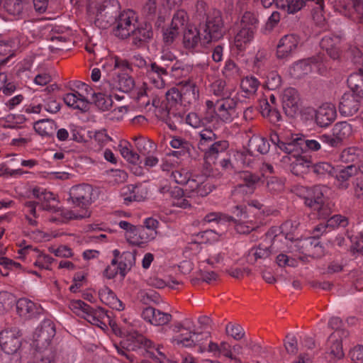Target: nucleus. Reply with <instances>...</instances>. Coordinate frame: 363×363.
<instances>
[{"instance_id":"nucleus-8","label":"nucleus","mask_w":363,"mask_h":363,"mask_svg":"<svg viewBox=\"0 0 363 363\" xmlns=\"http://www.w3.org/2000/svg\"><path fill=\"white\" fill-rule=\"evenodd\" d=\"M211 337L209 332L197 333L194 330H190L186 333H181L174 336L172 338V343L178 347H194L199 346L200 352L206 351V347L202 341L206 340Z\"/></svg>"},{"instance_id":"nucleus-21","label":"nucleus","mask_w":363,"mask_h":363,"mask_svg":"<svg viewBox=\"0 0 363 363\" xmlns=\"http://www.w3.org/2000/svg\"><path fill=\"white\" fill-rule=\"evenodd\" d=\"M320 58L312 57L295 62L290 68V74L295 79H301L312 72L313 67L320 66Z\"/></svg>"},{"instance_id":"nucleus-26","label":"nucleus","mask_w":363,"mask_h":363,"mask_svg":"<svg viewBox=\"0 0 363 363\" xmlns=\"http://www.w3.org/2000/svg\"><path fill=\"white\" fill-rule=\"evenodd\" d=\"M132 45L136 48H142L146 43L152 39L153 32L150 24L145 23L140 26L134 28L131 32Z\"/></svg>"},{"instance_id":"nucleus-52","label":"nucleus","mask_w":363,"mask_h":363,"mask_svg":"<svg viewBox=\"0 0 363 363\" xmlns=\"http://www.w3.org/2000/svg\"><path fill=\"white\" fill-rule=\"evenodd\" d=\"M199 148L203 151L205 150L208 145L213 143L216 140L218 139V136L211 129H203L199 133Z\"/></svg>"},{"instance_id":"nucleus-45","label":"nucleus","mask_w":363,"mask_h":363,"mask_svg":"<svg viewBox=\"0 0 363 363\" xmlns=\"http://www.w3.org/2000/svg\"><path fill=\"white\" fill-rule=\"evenodd\" d=\"M352 133V126L346 121L337 123L333 128V133L342 145L344 140L349 138Z\"/></svg>"},{"instance_id":"nucleus-56","label":"nucleus","mask_w":363,"mask_h":363,"mask_svg":"<svg viewBox=\"0 0 363 363\" xmlns=\"http://www.w3.org/2000/svg\"><path fill=\"white\" fill-rule=\"evenodd\" d=\"M184 192L181 188L175 187L172 192V196L174 197L173 205L179 208H186L191 206L188 199L183 196Z\"/></svg>"},{"instance_id":"nucleus-49","label":"nucleus","mask_w":363,"mask_h":363,"mask_svg":"<svg viewBox=\"0 0 363 363\" xmlns=\"http://www.w3.org/2000/svg\"><path fill=\"white\" fill-rule=\"evenodd\" d=\"M211 91L214 95L222 99L231 96L233 88L228 86L224 80L217 79L212 84Z\"/></svg>"},{"instance_id":"nucleus-50","label":"nucleus","mask_w":363,"mask_h":363,"mask_svg":"<svg viewBox=\"0 0 363 363\" xmlns=\"http://www.w3.org/2000/svg\"><path fill=\"white\" fill-rule=\"evenodd\" d=\"M311 171L319 179H324L333 175L334 167L328 162H318L311 165Z\"/></svg>"},{"instance_id":"nucleus-64","label":"nucleus","mask_w":363,"mask_h":363,"mask_svg":"<svg viewBox=\"0 0 363 363\" xmlns=\"http://www.w3.org/2000/svg\"><path fill=\"white\" fill-rule=\"evenodd\" d=\"M349 356L353 363H363V345H357L350 349Z\"/></svg>"},{"instance_id":"nucleus-43","label":"nucleus","mask_w":363,"mask_h":363,"mask_svg":"<svg viewBox=\"0 0 363 363\" xmlns=\"http://www.w3.org/2000/svg\"><path fill=\"white\" fill-rule=\"evenodd\" d=\"M121 155L130 163H140V156L132 150L131 144L128 141L121 142L118 145Z\"/></svg>"},{"instance_id":"nucleus-14","label":"nucleus","mask_w":363,"mask_h":363,"mask_svg":"<svg viewBox=\"0 0 363 363\" xmlns=\"http://www.w3.org/2000/svg\"><path fill=\"white\" fill-rule=\"evenodd\" d=\"M240 178L243 182L235 186L232 191V196L235 199H242V195L253 193L255 184L259 181V177L250 172H242L240 174Z\"/></svg>"},{"instance_id":"nucleus-63","label":"nucleus","mask_w":363,"mask_h":363,"mask_svg":"<svg viewBox=\"0 0 363 363\" xmlns=\"http://www.w3.org/2000/svg\"><path fill=\"white\" fill-rule=\"evenodd\" d=\"M225 333L236 340L242 339L245 335L243 328L238 324H228L225 327Z\"/></svg>"},{"instance_id":"nucleus-3","label":"nucleus","mask_w":363,"mask_h":363,"mask_svg":"<svg viewBox=\"0 0 363 363\" xmlns=\"http://www.w3.org/2000/svg\"><path fill=\"white\" fill-rule=\"evenodd\" d=\"M171 177L177 184L186 185L187 190L199 196H206L213 190L212 185L203 176L191 177L189 170L185 168L173 170Z\"/></svg>"},{"instance_id":"nucleus-13","label":"nucleus","mask_w":363,"mask_h":363,"mask_svg":"<svg viewBox=\"0 0 363 363\" xmlns=\"http://www.w3.org/2000/svg\"><path fill=\"white\" fill-rule=\"evenodd\" d=\"M21 334L18 328L6 329L0 333V346L8 354L16 353L21 347Z\"/></svg>"},{"instance_id":"nucleus-41","label":"nucleus","mask_w":363,"mask_h":363,"mask_svg":"<svg viewBox=\"0 0 363 363\" xmlns=\"http://www.w3.org/2000/svg\"><path fill=\"white\" fill-rule=\"evenodd\" d=\"M347 84L351 91L363 98V70L351 74L347 79Z\"/></svg>"},{"instance_id":"nucleus-4","label":"nucleus","mask_w":363,"mask_h":363,"mask_svg":"<svg viewBox=\"0 0 363 363\" xmlns=\"http://www.w3.org/2000/svg\"><path fill=\"white\" fill-rule=\"evenodd\" d=\"M325 191L326 188L320 185L302 187L301 189L305 204L313 211H317L319 218L321 219H326L331 214V209L325 202Z\"/></svg>"},{"instance_id":"nucleus-23","label":"nucleus","mask_w":363,"mask_h":363,"mask_svg":"<svg viewBox=\"0 0 363 363\" xmlns=\"http://www.w3.org/2000/svg\"><path fill=\"white\" fill-rule=\"evenodd\" d=\"M337 113L334 105L324 104L315 111V122L320 127H327L336 118Z\"/></svg>"},{"instance_id":"nucleus-44","label":"nucleus","mask_w":363,"mask_h":363,"mask_svg":"<svg viewBox=\"0 0 363 363\" xmlns=\"http://www.w3.org/2000/svg\"><path fill=\"white\" fill-rule=\"evenodd\" d=\"M234 229L239 234H249L259 227V223L250 218L243 220H235Z\"/></svg>"},{"instance_id":"nucleus-29","label":"nucleus","mask_w":363,"mask_h":363,"mask_svg":"<svg viewBox=\"0 0 363 363\" xmlns=\"http://www.w3.org/2000/svg\"><path fill=\"white\" fill-rule=\"evenodd\" d=\"M17 312L20 316L25 318H31L41 313L42 308L37 306L30 300L22 298L16 303Z\"/></svg>"},{"instance_id":"nucleus-58","label":"nucleus","mask_w":363,"mask_h":363,"mask_svg":"<svg viewBox=\"0 0 363 363\" xmlns=\"http://www.w3.org/2000/svg\"><path fill=\"white\" fill-rule=\"evenodd\" d=\"M324 5L320 6H317V8L313 10L312 16L313 20L317 27L322 30H326L328 28L327 22L323 15Z\"/></svg>"},{"instance_id":"nucleus-17","label":"nucleus","mask_w":363,"mask_h":363,"mask_svg":"<svg viewBox=\"0 0 363 363\" xmlns=\"http://www.w3.org/2000/svg\"><path fill=\"white\" fill-rule=\"evenodd\" d=\"M299 94L294 88L284 89L282 94L283 109L288 116L294 118L299 111Z\"/></svg>"},{"instance_id":"nucleus-24","label":"nucleus","mask_w":363,"mask_h":363,"mask_svg":"<svg viewBox=\"0 0 363 363\" xmlns=\"http://www.w3.org/2000/svg\"><path fill=\"white\" fill-rule=\"evenodd\" d=\"M228 147L229 143L228 140H216L203 150L204 152V159L208 163H215L218 157L225 153Z\"/></svg>"},{"instance_id":"nucleus-32","label":"nucleus","mask_w":363,"mask_h":363,"mask_svg":"<svg viewBox=\"0 0 363 363\" xmlns=\"http://www.w3.org/2000/svg\"><path fill=\"white\" fill-rule=\"evenodd\" d=\"M184 46L187 49L195 48L199 43L203 45L202 39V32H200V28L189 27L184 33L183 37Z\"/></svg>"},{"instance_id":"nucleus-31","label":"nucleus","mask_w":363,"mask_h":363,"mask_svg":"<svg viewBox=\"0 0 363 363\" xmlns=\"http://www.w3.org/2000/svg\"><path fill=\"white\" fill-rule=\"evenodd\" d=\"M63 100L68 106L74 109H79L82 112H86L89 109L90 103L86 100L85 96L79 94L77 91L65 94Z\"/></svg>"},{"instance_id":"nucleus-48","label":"nucleus","mask_w":363,"mask_h":363,"mask_svg":"<svg viewBox=\"0 0 363 363\" xmlns=\"http://www.w3.org/2000/svg\"><path fill=\"white\" fill-rule=\"evenodd\" d=\"M163 7H164V0H147L143 6V13L148 19H152L157 12Z\"/></svg>"},{"instance_id":"nucleus-5","label":"nucleus","mask_w":363,"mask_h":363,"mask_svg":"<svg viewBox=\"0 0 363 363\" xmlns=\"http://www.w3.org/2000/svg\"><path fill=\"white\" fill-rule=\"evenodd\" d=\"M55 333L54 323L49 319L44 320L35 329L33 335V346L35 349V352L55 350L51 345Z\"/></svg>"},{"instance_id":"nucleus-27","label":"nucleus","mask_w":363,"mask_h":363,"mask_svg":"<svg viewBox=\"0 0 363 363\" xmlns=\"http://www.w3.org/2000/svg\"><path fill=\"white\" fill-rule=\"evenodd\" d=\"M121 344H123L124 347L130 352L136 351L141 347L149 349L153 347V342L150 340L137 332L130 334Z\"/></svg>"},{"instance_id":"nucleus-25","label":"nucleus","mask_w":363,"mask_h":363,"mask_svg":"<svg viewBox=\"0 0 363 363\" xmlns=\"http://www.w3.org/2000/svg\"><path fill=\"white\" fill-rule=\"evenodd\" d=\"M320 143L319 140H308L304 137L295 135L294 145L288 144V148L294 150L293 154L298 156L307 149L312 151L319 150L321 148Z\"/></svg>"},{"instance_id":"nucleus-1","label":"nucleus","mask_w":363,"mask_h":363,"mask_svg":"<svg viewBox=\"0 0 363 363\" xmlns=\"http://www.w3.org/2000/svg\"><path fill=\"white\" fill-rule=\"evenodd\" d=\"M196 17L200 21L199 26L202 32L203 45L221 39L225 33L224 23L219 11L214 10L208 13L204 10V4L197 5Z\"/></svg>"},{"instance_id":"nucleus-16","label":"nucleus","mask_w":363,"mask_h":363,"mask_svg":"<svg viewBox=\"0 0 363 363\" xmlns=\"http://www.w3.org/2000/svg\"><path fill=\"white\" fill-rule=\"evenodd\" d=\"M350 335L349 331L333 332L328 339V353L331 358L340 359L344 357L342 341Z\"/></svg>"},{"instance_id":"nucleus-10","label":"nucleus","mask_w":363,"mask_h":363,"mask_svg":"<svg viewBox=\"0 0 363 363\" xmlns=\"http://www.w3.org/2000/svg\"><path fill=\"white\" fill-rule=\"evenodd\" d=\"M92 194L93 188L91 185L85 184L76 185L69 189L67 201L85 211L92 203Z\"/></svg>"},{"instance_id":"nucleus-46","label":"nucleus","mask_w":363,"mask_h":363,"mask_svg":"<svg viewBox=\"0 0 363 363\" xmlns=\"http://www.w3.org/2000/svg\"><path fill=\"white\" fill-rule=\"evenodd\" d=\"M1 8L9 14L19 17L23 11V0H3Z\"/></svg>"},{"instance_id":"nucleus-37","label":"nucleus","mask_w":363,"mask_h":363,"mask_svg":"<svg viewBox=\"0 0 363 363\" xmlns=\"http://www.w3.org/2000/svg\"><path fill=\"white\" fill-rule=\"evenodd\" d=\"M34 129L41 136L53 137L57 125L52 119H42L34 123Z\"/></svg>"},{"instance_id":"nucleus-61","label":"nucleus","mask_w":363,"mask_h":363,"mask_svg":"<svg viewBox=\"0 0 363 363\" xmlns=\"http://www.w3.org/2000/svg\"><path fill=\"white\" fill-rule=\"evenodd\" d=\"M348 225V219L347 217L340 214H337L331 216L327 220V227L332 228H345Z\"/></svg>"},{"instance_id":"nucleus-53","label":"nucleus","mask_w":363,"mask_h":363,"mask_svg":"<svg viewBox=\"0 0 363 363\" xmlns=\"http://www.w3.org/2000/svg\"><path fill=\"white\" fill-rule=\"evenodd\" d=\"M294 135H292L290 138H285L284 140H281L279 135L276 133H273L270 136V140L272 143L276 145L281 151L287 154H293L294 150H289L288 148L289 145H294Z\"/></svg>"},{"instance_id":"nucleus-47","label":"nucleus","mask_w":363,"mask_h":363,"mask_svg":"<svg viewBox=\"0 0 363 363\" xmlns=\"http://www.w3.org/2000/svg\"><path fill=\"white\" fill-rule=\"evenodd\" d=\"M124 201H141L144 199V196L140 194V188L133 184L127 185L123 187L121 191Z\"/></svg>"},{"instance_id":"nucleus-7","label":"nucleus","mask_w":363,"mask_h":363,"mask_svg":"<svg viewBox=\"0 0 363 363\" xmlns=\"http://www.w3.org/2000/svg\"><path fill=\"white\" fill-rule=\"evenodd\" d=\"M269 147V143L266 138L254 134L249 139L248 149L244 151H237L235 157L243 164L249 165L251 162L250 157L255 155V152L262 155L267 153Z\"/></svg>"},{"instance_id":"nucleus-62","label":"nucleus","mask_w":363,"mask_h":363,"mask_svg":"<svg viewBox=\"0 0 363 363\" xmlns=\"http://www.w3.org/2000/svg\"><path fill=\"white\" fill-rule=\"evenodd\" d=\"M258 22L257 16L254 13L246 11L242 16L239 26L248 28L254 27V30H256Z\"/></svg>"},{"instance_id":"nucleus-42","label":"nucleus","mask_w":363,"mask_h":363,"mask_svg":"<svg viewBox=\"0 0 363 363\" xmlns=\"http://www.w3.org/2000/svg\"><path fill=\"white\" fill-rule=\"evenodd\" d=\"M259 85L260 82L255 77L250 75L244 77L240 82V89L245 94L243 96L250 98L254 96Z\"/></svg>"},{"instance_id":"nucleus-18","label":"nucleus","mask_w":363,"mask_h":363,"mask_svg":"<svg viewBox=\"0 0 363 363\" xmlns=\"http://www.w3.org/2000/svg\"><path fill=\"white\" fill-rule=\"evenodd\" d=\"M289 155L283 157L284 162H290V171L296 176H301L308 172L311 169L312 162L305 156L295 154H288Z\"/></svg>"},{"instance_id":"nucleus-12","label":"nucleus","mask_w":363,"mask_h":363,"mask_svg":"<svg viewBox=\"0 0 363 363\" xmlns=\"http://www.w3.org/2000/svg\"><path fill=\"white\" fill-rule=\"evenodd\" d=\"M301 39L296 34H287L282 36L277 45L276 55L278 59H287L298 50Z\"/></svg>"},{"instance_id":"nucleus-51","label":"nucleus","mask_w":363,"mask_h":363,"mask_svg":"<svg viewBox=\"0 0 363 363\" xmlns=\"http://www.w3.org/2000/svg\"><path fill=\"white\" fill-rule=\"evenodd\" d=\"M91 94L94 96V103L99 110L102 111H108L112 106L113 100L111 95L101 92Z\"/></svg>"},{"instance_id":"nucleus-54","label":"nucleus","mask_w":363,"mask_h":363,"mask_svg":"<svg viewBox=\"0 0 363 363\" xmlns=\"http://www.w3.org/2000/svg\"><path fill=\"white\" fill-rule=\"evenodd\" d=\"M189 17L184 10H178L173 16L171 25L178 30H182L187 24Z\"/></svg>"},{"instance_id":"nucleus-60","label":"nucleus","mask_w":363,"mask_h":363,"mask_svg":"<svg viewBox=\"0 0 363 363\" xmlns=\"http://www.w3.org/2000/svg\"><path fill=\"white\" fill-rule=\"evenodd\" d=\"M333 7L335 11L339 12L340 13L351 17L352 11L350 8V4H347L345 0H330Z\"/></svg>"},{"instance_id":"nucleus-6","label":"nucleus","mask_w":363,"mask_h":363,"mask_svg":"<svg viewBox=\"0 0 363 363\" xmlns=\"http://www.w3.org/2000/svg\"><path fill=\"white\" fill-rule=\"evenodd\" d=\"M72 310L79 315H82L89 323L100 328H106L104 319L107 316L106 311L101 308H93L82 300H77L71 304Z\"/></svg>"},{"instance_id":"nucleus-38","label":"nucleus","mask_w":363,"mask_h":363,"mask_svg":"<svg viewBox=\"0 0 363 363\" xmlns=\"http://www.w3.org/2000/svg\"><path fill=\"white\" fill-rule=\"evenodd\" d=\"M247 102L246 99L241 100L240 98L228 96L222 98L217 101V104L220 106L222 110H228V111L238 113V110L242 111L243 105Z\"/></svg>"},{"instance_id":"nucleus-28","label":"nucleus","mask_w":363,"mask_h":363,"mask_svg":"<svg viewBox=\"0 0 363 363\" xmlns=\"http://www.w3.org/2000/svg\"><path fill=\"white\" fill-rule=\"evenodd\" d=\"M166 65L160 64L158 62H152L147 66V74L150 77L153 74L157 76L156 79H152V83L157 89H162L165 86L163 77L169 74V70L165 69Z\"/></svg>"},{"instance_id":"nucleus-57","label":"nucleus","mask_w":363,"mask_h":363,"mask_svg":"<svg viewBox=\"0 0 363 363\" xmlns=\"http://www.w3.org/2000/svg\"><path fill=\"white\" fill-rule=\"evenodd\" d=\"M56 351L47 350L43 352H35L33 363H55Z\"/></svg>"},{"instance_id":"nucleus-40","label":"nucleus","mask_w":363,"mask_h":363,"mask_svg":"<svg viewBox=\"0 0 363 363\" xmlns=\"http://www.w3.org/2000/svg\"><path fill=\"white\" fill-rule=\"evenodd\" d=\"M135 257L130 252H124L119 257L118 269L120 275L124 278L132 267L135 265Z\"/></svg>"},{"instance_id":"nucleus-39","label":"nucleus","mask_w":363,"mask_h":363,"mask_svg":"<svg viewBox=\"0 0 363 363\" xmlns=\"http://www.w3.org/2000/svg\"><path fill=\"white\" fill-rule=\"evenodd\" d=\"M362 159L363 152L354 147L345 149L340 155L341 161L345 163H351L350 164L357 165L361 163Z\"/></svg>"},{"instance_id":"nucleus-30","label":"nucleus","mask_w":363,"mask_h":363,"mask_svg":"<svg viewBox=\"0 0 363 363\" xmlns=\"http://www.w3.org/2000/svg\"><path fill=\"white\" fill-rule=\"evenodd\" d=\"M99 296L102 303L110 308L122 311L124 309L123 303L117 298L115 293L108 286H104L99 291Z\"/></svg>"},{"instance_id":"nucleus-59","label":"nucleus","mask_w":363,"mask_h":363,"mask_svg":"<svg viewBox=\"0 0 363 363\" xmlns=\"http://www.w3.org/2000/svg\"><path fill=\"white\" fill-rule=\"evenodd\" d=\"M167 104L170 107L182 105L181 91L176 87L169 89L165 94Z\"/></svg>"},{"instance_id":"nucleus-34","label":"nucleus","mask_w":363,"mask_h":363,"mask_svg":"<svg viewBox=\"0 0 363 363\" xmlns=\"http://www.w3.org/2000/svg\"><path fill=\"white\" fill-rule=\"evenodd\" d=\"M182 106H186L196 101L199 91L196 84L190 81L185 82L181 88Z\"/></svg>"},{"instance_id":"nucleus-2","label":"nucleus","mask_w":363,"mask_h":363,"mask_svg":"<svg viewBox=\"0 0 363 363\" xmlns=\"http://www.w3.org/2000/svg\"><path fill=\"white\" fill-rule=\"evenodd\" d=\"M117 0H88V11L96 15L95 23L101 28L113 25L120 13Z\"/></svg>"},{"instance_id":"nucleus-20","label":"nucleus","mask_w":363,"mask_h":363,"mask_svg":"<svg viewBox=\"0 0 363 363\" xmlns=\"http://www.w3.org/2000/svg\"><path fill=\"white\" fill-rule=\"evenodd\" d=\"M155 238V233H148L147 229L142 225L135 226L132 230L125 233L127 241L133 245L143 247Z\"/></svg>"},{"instance_id":"nucleus-33","label":"nucleus","mask_w":363,"mask_h":363,"mask_svg":"<svg viewBox=\"0 0 363 363\" xmlns=\"http://www.w3.org/2000/svg\"><path fill=\"white\" fill-rule=\"evenodd\" d=\"M358 172V167L356 164H349L347 167L341 169L335 176L337 182V188L341 190H346L348 189L350 184L349 179L357 174Z\"/></svg>"},{"instance_id":"nucleus-15","label":"nucleus","mask_w":363,"mask_h":363,"mask_svg":"<svg viewBox=\"0 0 363 363\" xmlns=\"http://www.w3.org/2000/svg\"><path fill=\"white\" fill-rule=\"evenodd\" d=\"M363 98L352 91L345 93L339 104L340 113L345 116H352L359 109Z\"/></svg>"},{"instance_id":"nucleus-19","label":"nucleus","mask_w":363,"mask_h":363,"mask_svg":"<svg viewBox=\"0 0 363 363\" xmlns=\"http://www.w3.org/2000/svg\"><path fill=\"white\" fill-rule=\"evenodd\" d=\"M141 317L146 322L156 326L164 325L169 323L172 318L170 313L162 312L151 306L143 308Z\"/></svg>"},{"instance_id":"nucleus-22","label":"nucleus","mask_w":363,"mask_h":363,"mask_svg":"<svg viewBox=\"0 0 363 363\" xmlns=\"http://www.w3.org/2000/svg\"><path fill=\"white\" fill-rule=\"evenodd\" d=\"M341 39L340 37L333 35L324 36L320 42V48L325 50L328 55L333 60H338L341 55Z\"/></svg>"},{"instance_id":"nucleus-11","label":"nucleus","mask_w":363,"mask_h":363,"mask_svg":"<svg viewBox=\"0 0 363 363\" xmlns=\"http://www.w3.org/2000/svg\"><path fill=\"white\" fill-rule=\"evenodd\" d=\"M104 90H118L124 93L130 92L135 86V81L132 77L127 73L113 74V78L104 79Z\"/></svg>"},{"instance_id":"nucleus-36","label":"nucleus","mask_w":363,"mask_h":363,"mask_svg":"<svg viewBox=\"0 0 363 363\" xmlns=\"http://www.w3.org/2000/svg\"><path fill=\"white\" fill-rule=\"evenodd\" d=\"M133 140L135 143L137 150L143 156L146 157L152 154L157 149V145L147 138L138 135L133 137Z\"/></svg>"},{"instance_id":"nucleus-9","label":"nucleus","mask_w":363,"mask_h":363,"mask_svg":"<svg viewBox=\"0 0 363 363\" xmlns=\"http://www.w3.org/2000/svg\"><path fill=\"white\" fill-rule=\"evenodd\" d=\"M136 23L135 13L132 10L124 11L119 13L113 23L115 25L113 29V34L119 38L125 39L134 30Z\"/></svg>"},{"instance_id":"nucleus-55","label":"nucleus","mask_w":363,"mask_h":363,"mask_svg":"<svg viewBox=\"0 0 363 363\" xmlns=\"http://www.w3.org/2000/svg\"><path fill=\"white\" fill-rule=\"evenodd\" d=\"M272 253L271 247L265 246L262 244L257 247H253L250 252V256L253 257L255 261L258 259H265L268 258Z\"/></svg>"},{"instance_id":"nucleus-35","label":"nucleus","mask_w":363,"mask_h":363,"mask_svg":"<svg viewBox=\"0 0 363 363\" xmlns=\"http://www.w3.org/2000/svg\"><path fill=\"white\" fill-rule=\"evenodd\" d=\"M254 27L248 28L239 26V30L235 36V46L239 50H244L245 45L254 38Z\"/></svg>"}]
</instances>
